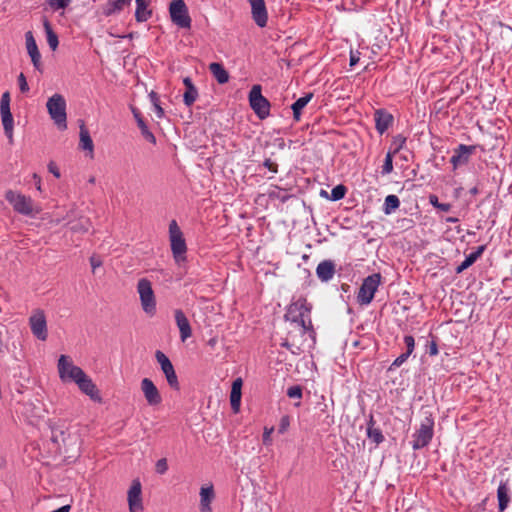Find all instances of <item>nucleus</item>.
<instances>
[{
    "mask_svg": "<svg viewBox=\"0 0 512 512\" xmlns=\"http://www.w3.org/2000/svg\"><path fill=\"white\" fill-rule=\"evenodd\" d=\"M375 128L382 135L393 124L394 118L391 113L385 109H377L374 112Z\"/></svg>",
    "mask_w": 512,
    "mask_h": 512,
    "instance_id": "a211bd4d",
    "label": "nucleus"
},
{
    "mask_svg": "<svg viewBox=\"0 0 512 512\" xmlns=\"http://www.w3.org/2000/svg\"><path fill=\"white\" fill-rule=\"evenodd\" d=\"M404 343L406 345V352L411 355L415 348L414 337L411 335L404 336Z\"/></svg>",
    "mask_w": 512,
    "mask_h": 512,
    "instance_id": "09e8293b",
    "label": "nucleus"
},
{
    "mask_svg": "<svg viewBox=\"0 0 512 512\" xmlns=\"http://www.w3.org/2000/svg\"><path fill=\"white\" fill-rule=\"evenodd\" d=\"M311 305L304 298L292 302L284 315L287 321H290L302 329L303 333L312 332V322L310 319Z\"/></svg>",
    "mask_w": 512,
    "mask_h": 512,
    "instance_id": "f257e3e1",
    "label": "nucleus"
},
{
    "mask_svg": "<svg viewBox=\"0 0 512 512\" xmlns=\"http://www.w3.org/2000/svg\"><path fill=\"white\" fill-rule=\"evenodd\" d=\"M278 172V164L271 158H266L263 164L258 165V176L272 179Z\"/></svg>",
    "mask_w": 512,
    "mask_h": 512,
    "instance_id": "a878e982",
    "label": "nucleus"
},
{
    "mask_svg": "<svg viewBox=\"0 0 512 512\" xmlns=\"http://www.w3.org/2000/svg\"><path fill=\"white\" fill-rule=\"evenodd\" d=\"M400 206V200L398 196L394 194H390L386 196L384 205H383V212L386 215H390L393 213L396 209H398Z\"/></svg>",
    "mask_w": 512,
    "mask_h": 512,
    "instance_id": "72a5a7b5",
    "label": "nucleus"
},
{
    "mask_svg": "<svg viewBox=\"0 0 512 512\" xmlns=\"http://www.w3.org/2000/svg\"><path fill=\"white\" fill-rule=\"evenodd\" d=\"M367 436L376 444H380L384 441V436L381 430L374 427L373 416H370V421L367 427Z\"/></svg>",
    "mask_w": 512,
    "mask_h": 512,
    "instance_id": "473e14b6",
    "label": "nucleus"
},
{
    "mask_svg": "<svg viewBox=\"0 0 512 512\" xmlns=\"http://www.w3.org/2000/svg\"><path fill=\"white\" fill-rule=\"evenodd\" d=\"M395 154H393L391 152V150H389L385 156V160H384V163L382 165V170H381V173L383 175H387V174H390L392 171H393V156Z\"/></svg>",
    "mask_w": 512,
    "mask_h": 512,
    "instance_id": "ea45409f",
    "label": "nucleus"
},
{
    "mask_svg": "<svg viewBox=\"0 0 512 512\" xmlns=\"http://www.w3.org/2000/svg\"><path fill=\"white\" fill-rule=\"evenodd\" d=\"M271 104L267 98L261 94V87L258 85V118L265 119L270 114Z\"/></svg>",
    "mask_w": 512,
    "mask_h": 512,
    "instance_id": "2f4dec72",
    "label": "nucleus"
},
{
    "mask_svg": "<svg viewBox=\"0 0 512 512\" xmlns=\"http://www.w3.org/2000/svg\"><path fill=\"white\" fill-rule=\"evenodd\" d=\"M0 113H1L4 133L7 136L9 143H13L14 120H13L12 113L10 111V94H9V92H4L2 94V97L0 100Z\"/></svg>",
    "mask_w": 512,
    "mask_h": 512,
    "instance_id": "9d476101",
    "label": "nucleus"
},
{
    "mask_svg": "<svg viewBox=\"0 0 512 512\" xmlns=\"http://www.w3.org/2000/svg\"><path fill=\"white\" fill-rule=\"evenodd\" d=\"M155 358L159 363L163 374L165 375L168 385L173 390L178 391L180 389V384L174 366L170 359L160 350H157L155 352Z\"/></svg>",
    "mask_w": 512,
    "mask_h": 512,
    "instance_id": "f8f14e48",
    "label": "nucleus"
},
{
    "mask_svg": "<svg viewBox=\"0 0 512 512\" xmlns=\"http://www.w3.org/2000/svg\"><path fill=\"white\" fill-rule=\"evenodd\" d=\"M17 80H18V85H19L20 91L22 93L28 92L29 86H28L25 75L23 73H20Z\"/></svg>",
    "mask_w": 512,
    "mask_h": 512,
    "instance_id": "603ef678",
    "label": "nucleus"
},
{
    "mask_svg": "<svg viewBox=\"0 0 512 512\" xmlns=\"http://www.w3.org/2000/svg\"><path fill=\"white\" fill-rule=\"evenodd\" d=\"M46 107L51 119L57 125L60 130L67 128V114H66V100L61 94L52 95L47 103Z\"/></svg>",
    "mask_w": 512,
    "mask_h": 512,
    "instance_id": "f03ea898",
    "label": "nucleus"
},
{
    "mask_svg": "<svg viewBox=\"0 0 512 512\" xmlns=\"http://www.w3.org/2000/svg\"><path fill=\"white\" fill-rule=\"evenodd\" d=\"M476 146L475 145H465L460 144L458 145L454 151L453 155L450 158V163L453 166V170H456L458 167L462 165H466L470 157L475 153Z\"/></svg>",
    "mask_w": 512,
    "mask_h": 512,
    "instance_id": "4468645a",
    "label": "nucleus"
},
{
    "mask_svg": "<svg viewBox=\"0 0 512 512\" xmlns=\"http://www.w3.org/2000/svg\"><path fill=\"white\" fill-rule=\"evenodd\" d=\"M89 260H90V264H91L93 273L96 272L97 268H99L103 265V261H102L101 257L98 255H95V254L92 255Z\"/></svg>",
    "mask_w": 512,
    "mask_h": 512,
    "instance_id": "3c124183",
    "label": "nucleus"
},
{
    "mask_svg": "<svg viewBox=\"0 0 512 512\" xmlns=\"http://www.w3.org/2000/svg\"><path fill=\"white\" fill-rule=\"evenodd\" d=\"M168 470L167 460L165 458H161L156 462V471L159 474H165Z\"/></svg>",
    "mask_w": 512,
    "mask_h": 512,
    "instance_id": "864d4df0",
    "label": "nucleus"
},
{
    "mask_svg": "<svg viewBox=\"0 0 512 512\" xmlns=\"http://www.w3.org/2000/svg\"><path fill=\"white\" fill-rule=\"evenodd\" d=\"M346 192H347V188L344 185L339 184L331 190L330 200H332V201L341 200L345 197Z\"/></svg>",
    "mask_w": 512,
    "mask_h": 512,
    "instance_id": "79ce46f5",
    "label": "nucleus"
},
{
    "mask_svg": "<svg viewBox=\"0 0 512 512\" xmlns=\"http://www.w3.org/2000/svg\"><path fill=\"white\" fill-rule=\"evenodd\" d=\"M217 340L215 338H211L209 341H208V345L213 347L215 344H216Z\"/></svg>",
    "mask_w": 512,
    "mask_h": 512,
    "instance_id": "0e129e2a",
    "label": "nucleus"
},
{
    "mask_svg": "<svg viewBox=\"0 0 512 512\" xmlns=\"http://www.w3.org/2000/svg\"><path fill=\"white\" fill-rule=\"evenodd\" d=\"M313 97V93H307L306 95L298 98L291 106L293 111V118L295 121H299L301 117L302 109L310 102Z\"/></svg>",
    "mask_w": 512,
    "mask_h": 512,
    "instance_id": "c756f323",
    "label": "nucleus"
},
{
    "mask_svg": "<svg viewBox=\"0 0 512 512\" xmlns=\"http://www.w3.org/2000/svg\"><path fill=\"white\" fill-rule=\"evenodd\" d=\"M169 236L173 257L176 263L179 264L186 259L187 246L183 233L175 220H172L169 224Z\"/></svg>",
    "mask_w": 512,
    "mask_h": 512,
    "instance_id": "39448f33",
    "label": "nucleus"
},
{
    "mask_svg": "<svg viewBox=\"0 0 512 512\" xmlns=\"http://www.w3.org/2000/svg\"><path fill=\"white\" fill-rule=\"evenodd\" d=\"M131 0H108L103 9L105 16H110L116 12L121 11L125 5H129Z\"/></svg>",
    "mask_w": 512,
    "mask_h": 512,
    "instance_id": "7c9ffc66",
    "label": "nucleus"
},
{
    "mask_svg": "<svg viewBox=\"0 0 512 512\" xmlns=\"http://www.w3.org/2000/svg\"><path fill=\"white\" fill-rule=\"evenodd\" d=\"M44 28L47 35V42L49 47L54 51L57 49L59 40L57 34L53 31L50 22L45 19L44 20Z\"/></svg>",
    "mask_w": 512,
    "mask_h": 512,
    "instance_id": "c9c22d12",
    "label": "nucleus"
},
{
    "mask_svg": "<svg viewBox=\"0 0 512 512\" xmlns=\"http://www.w3.org/2000/svg\"><path fill=\"white\" fill-rule=\"evenodd\" d=\"M64 435H65V432L63 430L52 427V435H51L52 442H54L56 444H59L60 440L62 442H64V440H65Z\"/></svg>",
    "mask_w": 512,
    "mask_h": 512,
    "instance_id": "49530a36",
    "label": "nucleus"
},
{
    "mask_svg": "<svg viewBox=\"0 0 512 512\" xmlns=\"http://www.w3.org/2000/svg\"><path fill=\"white\" fill-rule=\"evenodd\" d=\"M48 170L50 173H52L56 178H60L61 174H60V171L58 169V167L56 166V164L51 161L49 164H48Z\"/></svg>",
    "mask_w": 512,
    "mask_h": 512,
    "instance_id": "4d7b16f0",
    "label": "nucleus"
},
{
    "mask_svg": "<svg viewBox=\"0 0 512 512\" xmlns=\"http://www.w3.org/2000/svg\"><path fill=\"white\" fill-rule=\"evenodd\" d=\"M251 5V15L252 19L256 21V0H249Z\"/></svg>",
    "mask_w": 512,
    "mask_h": 512,
    "instance_id": "052dcab7",
    "label": "nucleus"
},
{
    "mask_svg": "<svg viewBox=\"0 0 512 512\" xmlns=\"http://www.w3.org/2000/svg\"><path fill=\"white\" fill-rule=\"evenodd\" d=\"M243 381L241 378H237L233 381L230 393V404L234 413H238L241 404Z\"/></svg>",
    "mask_w": 512,
    "mask_h": 512,
    "instance_id": "4be33fe9",
    "label": "nucleus"
},
{
    "mask_svg": "<svg viewBox=\"0 0 512 512\" xmlns=\"http://www.w3.org/2000/svg\"><path fill=\"white\" fill-rule=\"evenodd\" d=\"M175 321L180 331L181 340L185 341L187 338L191 337L192 329L189 320L182 310L177 309L175 311Z\"/></svg>",
    "mask_w": 512,
    "mask_h": 512,
    "instance_id": "aec40b11",
    "label": "nucleus"
},
{
    "mask_svg": "<svg viewBox=\"0 0 512 512\" xmlns=\"http://www.w3.org/2000/svg\"><path fill=\"white\" fill-rule=\"evenodd\" d=\"M132 114L137 122V125L141 131L142 136L150 143L156 144V138L154 134L149 130L147 124L145 123L141 112L135 108L131 107Z\"/></svg>",
    "mask_w": 512,
    "mask_h": 512,
    "instance_id": "b1692460",
    "label": "nucleus"
},
{
    "mask_svg": "<svg viewBox=\"0 0 512 512\" xmlns=\"http://www.w3.org/2000/svg\"><path fill=\"white\" fill-rule=\"evenodd\" d=\"M382 276L380 273H373L363 279L359 288L356 299L357 303L361 306L369 305L381 284Z\"/></svg>",
    "mask_w": 512,
    "mask_h": 512,
    "instance_id": "20e7f679",
    "label": "nucleus"
},
{
    "mask_svg": "<svg viewBox=\"0 0 512 512\" xmlns=\"http://www.w3.org/2000/svg\"><path fill=\"white\" fill-rule=\"evenodd\" d=\"M359 52H353L350 53V66H355L359 62Z\"/></svg>",
    "mask_w": 512,
    "mask_h": 512,
    "instance_id": "13d9d810",
    "label": "nucleus"
},
{
    "mask_svg": "<svg viewBox=\"0 0 512 512\" xmlns=\"http://www.w3.org/2000/svg\"><path fill=\"white\" fill-rule=\"evenodd\" d=\"M127 501L129 505V512H142V486L138 479H134L128 490Z\"/></svg>",
    "mask_w": 512,
    "mask_h": 512,
    "instance_id": "2eb2a0df",
    "label": "nucleus"
},
{
    "mask_svg": "<svg viewBox=\"0 0 512 512\" xmlns=\"http://www.w3.org/2000/svg\"><path fill=\"white\" fill-rule=\"evenodd\" d=\"M459 219L457 217H447L446 222L447 223H457Z\"/></svg>",
    "mask_w": 512,
    "mask_h": 512,
    "instance_id": "e2e57ef3",
    "label": "nucleus"
},
{
    "mask_svg": "<svg viewBox=\"0 0 512 512\" xmlns=\"http://www.w3.org/2000/svg\"><path fill=\"white\" fill-rule=\"evenodd\" d=\"M80 148L91 153L94 150L93 141L90 137L89 131L84 126H81L80 128Z\"/></svg>",
    "mask_w": 512,
    "mask_h": 512,
    "instance_id": "f704fd0d",
    "label": "nucleus"
},
{
    "mask_svg": "<svg viewBox=\"0 0 512 512\" xmlns=\"http://www.w3.org/2000/svg\"><path fill=\"white\" fill-rule=\"evenodd\" d=\"M209 70L219 84H225L228 82L229 74L225 70V68L222 64L217 63V62H212L209 65Z\"/></svg>",
    "mask_w": 512,
    "mask_h": 512,
    "instance_id": "c85d7f7f",
    "label": "nucleus"
},
{
    "mask_svg": "<svg viewBox=\"0 0 512 512\" xmlns=\"http://www.w3.org/2000/svg\"><path fill=\"white\" fill-rule=\"evenodd\" d=\"M149 99L154 107L156 116L158 118H162L164 116V110L160 105V100H159L158 94L155 91H151L149 93Z\"/></svg>",
    "mask_w": 512,
    "mask_h": 512,
    "instance_id": "4c0bfd02",
    "label": "nucleus"
},
{
    "mask_svg": "<svg viewBox=\"0 0 512 512\" xmlns=\"http://www.w3.org/2000/svg\"><path fill=\"white\" fill-rule=\"evenodd\" d=\"M25 40H26L27 52L31 58L34 68L42 73L43 72V64L41 61V54L39 52L35 38L31 31H27L25 33Z\"/></svg>",
    "mask_w": 512,
    "mask_h": 512,
    "instance_id": "f3484780",
    "label": "nucleus"
},
{
    "mask_svg": "<svg viewBox=\"0 0 512 512\" xmlns=\"http://www.w3.org/2000/svg\"><path fill=\"white\" fill-rule=\"evenodd\" d=\"M33 179L35 180V186L37 190L41 191V178L38 174H33Z\"/></svg>",
    "mask_w": 512,
    "mask_h": 512,
    "instance_id": "680f3d73",
    "label": "nucleus"
},
{
    "mask_svg": "<svg viewBox=\"0 0 512 512\" xmlns=\"http://www.w3.org/2000/svg\"><path fill=\"white\" fill-rule=\"evenodd\" d=\"M72 0H47V4L53 11L67 8Z\"/></svg>",
    "mask_w": 512,
    "mask_h": 512,
    "instance_id": "37998d69",
    "label": "nucleus"
},
{
    "mask_svg": "<svg viewBox=\"0 0 512 512\" xmlns=\"http://www.w3.org/2000/svg\"><path fill=\"white\" fill-rule=\"evenodd\" d=\"M469 192H470V194H472V195H476V194H478V192H479V191H478V188H477V187H473V188H471V189H470V191H469Z\"/></svg>",
    "mask_w": 512,
    "mask_h": 512,
    "instance_id": "69168bd1",
    "label": "nucleus"
},
{
    "mask_svg": "<svg viewBox=\"0 0 512 512\" xmlns=\"http://www.w3.org/2000/svg\"><path fill=\"white\" fill-rule=\"evenodd\" d=\"M143 310L150 315L156 311V301L151 282L147 278H141L137 284Z\"/></svg>",
    "mask_w": 512,
    "mask_h": 512,
    "instance_id": "6e6552de",
    "label": "nucleus"
},
{
    "mask_svg": "<svg viewBox=\"0 0 512 512\" xmlns=\"http://www.w3.org/2000/svg\"><path fill=\"white\" fill-rule=\"evenodd\" d=\"M321 195H327V192H326V191H324V190H322V191H321Z\"/></svg>",
    "mask_w": 512,
    "mask_h": 512,
    "instance_id": "338daca9",
    "label": "nucleus"
},
{
    "mask_svg": "<svg viewBox=\"0 0 512 512\" xmlns=\"http://www.w3.org/2000/svg\"><path fill=\"white\" fill-rule=\"evenodd\" d=\"M268 21V14L264 0H257V24L258 27L266 26Z\"/></svg>",
    "mask_w": 512,
    "mask_h": 512,
    "instance_id": "e433bc0d",
    "label": "nucleus"
},
{
    "mask_svg": "<svg viewBox=\"0 0 512 512\" xmlns=\"http://www.w3.org/2000/svg\"><path fill=\"white\" fill-rule=\"evenodd\" d=\"M410 357V354H408L407 352H404L402 354H400L394 361L393 363L391 364L389 370H393L395 368H398L400 367L404 362L407 361V359Z\"/></svg>",
    "mask_w": 512,
    "mask_h": 512,
    "instance_id": "a18cd8bd",
    "label": "nucleus"
},
{
    "mask_svg": "<svg viewBox=\"0 0 512 512\" xmlns=\"http://www.w3.org/2000/svg\"><path fill=\"white\" fill-rule=\"evenodd\" d=\"M171 21L180 28L191 27V17L184 0H172L169 7Z\"/></svg>",
    "mask_w": 512,
    "mask_h": 512,
    "instance_id": "1a4fd4ad",
    "label": "nucleus"
},
{
    "mask_svg": "<svg viewBox=\"0 0 512 512\" xmlns=\"http://www.w3.org/2000/svg\"><path fill=\"white\" fill-rule=\"evenodd\" d=\"M438 346H437V343L434 339L431 340V342L429 343L428 345V350H427V353L430 355V356H435L438 354Z\"/></svg>",
    "mask_w": 512,
    "mask_h": 512,
    "instance_id": "6e6d98bb",
    "label": "nucleus"
},
{
    "mask_svg": "<svg viewBox=\"0 0 512 512\" xmlns=\"http://www.w3.org/2000/svg\"><path fill=\"white\" fill-rule=\"evenodd\" d=\"M303 395V390L300 385H294L287 389V396L289 398L301 399Z\"/></svg>",
    "mask_w": 512,
    "mask_h": 512,
    "instance_id": "c03bdc74",
    "label": "nucleus"
},
{
    "mask_svg": "<svg viewBox=\"0 0 512 512\" xmlns=\"http://www.w3.org/2000/svg\"><path fill=\"white\" fill-rule=\"evenodd\" d=\"M273 431H274V427H271V428L265 427L264 428L263 443L265 445H270L272 443L271 434L273 433Z\"/></svg>",
    "mask_w": 512,
    "mask_h": 512,
    "instance_id": "5fc2aeb1",
    "label": "nucleus"
},
{
    "mask_svg": "<svg viewBox=\"0 0 512 512\" xmlns=\"http://www.w3.org/2000/svg\"><path fill=\"white\" fill-rule=\"evenodd\" d=\"M290 426V418L288 415H284L281 417L280 419V423H279V426H278V433L279 434H284L288 427Z\"/></svg>",
    "mask_w": 512,
    "mask_h": 512,
    "instance_id": "de8ad7c7",
    "label": "nucleus"
},
{
    "mask_svg": "<svg viewBox=\"0 0 512 512\" xmlns=\"http://www.w3.org/2000/svg\"><path fill=\"white\" fill-rule=\"evenodd\" d=\"M406 143V137L401 134H398L393 137L390 150L393 154H396L403 148Z\"/></svg>",
    "mask_w": 512,
    "mask_h": 512,
    "instance_id": "58836bf2",
    "label": "nucleus"
},
{
    "mask_svg": "<svg viewBox=\"0 0 512 512\" xmlns=\"http://www.w3.org/2000/svg\"><path fill=\"white\" fill-rule=\"evenodd\" d=\"M183 84L186 88V91L183 95V102L186 106L190 107L198 97V90L190 77H185L183 79Z\"/></svg>",
    "mask_w": 512,
    "mask_h": 512,
    "instance_id": "393cba45",
    "label": "nucleus"
},
{
    "mask_svg": "<svg viewBox=\"0 0 512 512\" xmlns=\"http://www.w3.org/2000/svg\"><path fill=\"white\" fill-rule=\"evenodd\" d=\"M29 326L32 334L41 341L48 337L47 321L42 309H35L29 317Z\"/></svg>",
    "mask_w": 512,
    "mask_h": 512,
    "instance_id": "9b49d317",
    "label": "nucleus"
},
{
    "mask_svg": "<svg viewBox=\"0 0 512 512\" xmlns=\"http://www.w3.org/2000/svg\"><path fill=\"white\" fill-rule=\"evenodd\" d=\"M150 0H136L135 19L137 22H146L151 16L152 11L148 9Z\"/></svg>",
    "mask_w": 512,
    "mask_h": 512,
    "instance_id": "cd10ccee",
    "label": "nucleus"
},
{
    "mask_svg": "<svg viewBox=\"0 0 512 512\" xmlns=\"http://www.w3.org/2000/svg\"><path fill=\"white\" fill-rule=\"evenodd\" d=\"M5 199L17 213L25 216L33 215V200L30 197L8 190L5 193Z\"/></svg>",
    "mask_w": 512,
    "mask_h": 512,
    "instance_id": "0eeeda50",
    "label": "nucleus"
},
{
    "mask_svg": "<svg viewBox=\"0 0 512 512\" xmlns=\"http://www.w3.org/2000/svg\"><path fill=\"white\" fill-rule=\"evenodd\" d=\"M75 384L78 386L79 390L87 395L92 401L101 403L102 397L100 395V391L93 382V380L83 372L78 379H76Z\"/></svg>",
    "mask_w": 512,
    "mask_h": 512,
    "instance_id": "ddd939ff",
    "label": "nucleus"
},
{
    "mask_svg": "<svg viewBox=\"0 0 512 512\" xmlns=\"http://www.w3.org/2000/svg\"><path fill=\"white\" fill-rule=\"evenodd\" d=\"M485 249H486V246L481 245V246L477 247V249L474 252L467 255L465 260L459 266H457L456 273L460 274L464 270L468 269L471 265H473L477 261V259L483 254Z\"/></svg>",
    "mask_w": 512,
    "mask_h": 512,
    "instance_id": "bb28decb",
    "label": "nucleus"
},
{
    "mask_svg": "<svg viewBox=\"0 0 512 512\" xmlns=\"http://www.w3.org/2000/svg\"><path fill=\"white\" fill-rule=\"evenodd\" d=\"M215 498L214 488L212 485L201 487L200 489V512H212L211 503Z\"/></svg>",
    "mask_w": 512,
    "mask_h": 512,
    "instance_id": "412c9836",
    "label": "nucleus"
},
{
    "mask_svg": "<svg viewBox=\"0 0 512 512\" xmlns=\"http://www.w3.org/2000/svg\"><path fill=\"white\" fill-rule=\"evenodd\" d=\"M57 369L59 378L62 382H76V379L81 376V374L84 372V370L76 366L72 359L67 355H61L58 359L57 363Z\"/></svg>",
    "mask_w": 512,
    "mask_h": 512,
    "instance_id": "423d86ee",
    "label": "nucleus"
},
{
    "mask_svg": "<svg viewBox=\"0 0 512 512\" xmlns=\"http://www.w3.org/2000/svg\"><path fill=\"white\" fill-rule=\"evenodd\" d=\"M272 144H273V146H276L280 149H282L285 145L284 139L281 137H278V136H276L272 139Z\"/></svg>",
    "mask_w": 512,
    "mask_h": 512,
    "instance_id": "bf43d9fd",
    "label": "nucleus"
},
{
    "mask_svg": "<svg viewBox=\"0 0 512 512\" xmlns=\"http://www.w3.org/2000/svg\"><path fill=\"white\" fill-rule=\"evenodd\" d=\"M249 104L251 109L256 113V84L252 85L249 91Z\"/></svg>",
    "mask_w": 512,
    "mask_h": 512,
    "instance_id": "8fccbe9b",
    "label": "nucleus"
},
{
    "mask_svg": "<svg viewBox=\"0 0 512 512\" xmlns=\"http://www.w3.org/2000/svg\"><path fill=\"white\" fill-rule=\"evenodd\" d=\"M420 427L413 435L412 448L420 450L429 445L434 435V418L431 413H425Z\"/></svg>",
    "mask_w": 512,
    "mask_h": 512,
    "instance_id": "7ed1b4c3",
    "label": "nucleus"
},
{
    "mask_svg": "<svg viewBox=\"0 0 512 512\" xmlns=\"http://www.w3.org/2000/svg\"><path fill=\"white\" fill-rule=\"evenodd\" d=\"M141 390L144 394V397H145L147 403L150 406H157V405L161 404V402H162L161 394L151 379H149V378L142 379Z\"/></svg>",
    "mask_w": 512,
    "mask_h": 512,
    "instance_id": "dca6fc26",
    "label": "nucleus"
},
{
    "mask_svg": "<svg viewBox=\"0 0 512 512\" xmlns=\"http://www.w3.org/2000/svg\"><path fill=\"white\" fill-rule=\"evenodd\" d=\"M94 181H95V180H94V178H91V179L89 180V182H90V183H94Z\"/></svg>",
    "mask_w": 512,
    "mask_h": 512,
    "instance_id": "774afa93",
    "label": "nucleus"
},
{
    "mask_svg": "<svg viewBox=\"0 0 512 512\" xmlns=\"http://www.w3.org/2000/svg\"><path fill=\"white\" fill-rule=\"evenodd\" d=\"M429 203L436 209H439L444 212H448L452 205L450 203H441L436 195H429Z\"/></svg>",
    "mask_w": 512,
    "mask_h": 512,
    "instance_id": "a19ab883",
    "label": "nucleus"
},
{
    "mask_svg": "<svg viewBox=\"0 0 512 512\" xmlns=\"http://www.w3.org/2000/svg\"><path fill=\"white\" fill-rule=\"evenodd\" d=\"M335 272V263L332 260H323L316 267V275L322 282L330 281Z\"/></svg>",
    "mask_w": 512,
    "mask_h": 512,
    "instance_id": "6ab92c4d",
    "label": "nucleus"
},
{
    "mask_svg": "<svg viewBox=\"0 0 512 512\" xmlns=\"http://www.w3.org/2000/svg\"><path fill=\"white\" fill-rule=\"evenodd\" d=\"M497 499L499 512H504L510 502V488L507 480L500 481L497 488Z\"/></svg>",
    "mask_w": 512,
    "mask_h": 512,
    "instance_id": "5701e85b",
    "label": "nucleus"
}]
</instances>
